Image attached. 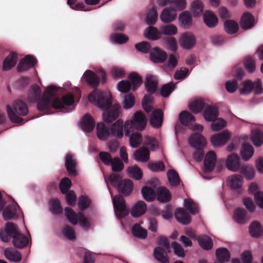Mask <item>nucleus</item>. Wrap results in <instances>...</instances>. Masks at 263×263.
Wrapping results in <instances>:
<instances>
[{
  "instance_id": "obj_1",
  "label": "nucleus",
  "mask_w": 263,
  "mask_h": 263,
  "mask_svg": "<svg viewBox=\"0 0 263 263\" xmlns=\"http://www.w3.org/2000/svg\"><path fill=\"white\" fill-rule=\"evenodd\" d=\"M57 91V88L55 86H49L46 88L41 97L40 87L37 84H34L29 90L28 99L30 102H37V109L40 111H44L47 114L50 113L51 106L56 109H63L65 112L72 111V109L67 110L65 106H70L73 104V94L67 93L60 99L55 97Z\"/></svg>"
},
{
  "instance_id": "obj_2",
  "label": "nucleus",
  "mask_w": 263,
  "mask_h": 263,
  "mask_svg": "<svg viewBox=\"0 0 263 263\" xmlns=\"http://www.w3.org/2000/svg\"><path fill=\"white\" fill-rule=\"evenodd\" d=\"M89 102L104 110L103 118L105 122L109 123L119 117L121 107L118 104L112 105V96L108 91L96 89L88 95Z\"/></svg>"
},
{
  "instance_id": "obj_3",
  "label": "nucleus",
  "mask_w": 263,
  "mask_h": 263,
  "mask_svg": "<svg viewBox=\"0 0 263 263\" xmlns=\"http://www.w3.org/2000/svg\"><path fill=\"white\" fill-rule=\"evenodd\" d=\"M11 238H13L14 246L19 249L26 247L29 241L27 236L19 232L15 223L7 222L4 230H0V239L3 242H7Z\"/></svg>"
},
{
  "instance_id": "obj_4",
  "label": "nucleus",
  "mask_w": 263,
  "mask_h": 263,
  "mask_svg": "<svg viewBox=\"0 0 263 263\" xmlns=\"http://www.w3.org/2000/svg\"><path fill=\"white\" fill-rule=\"evenodd\" d=\"M147 120L145 114L141 110L136 111L131 120L126 121L124 124V132L125 136L135 130L142 131L146 127Z\"/></svg>"
},
{
  "instance_id": "obj_5",
  "label": "nucleus",
  "mask_w": 263,
  "mask_h": 263,
  "mask_svg": "<svg viewBox=\"0 0 263 263\" xmlns=\"http://www.w3.org/2000/svg\"><path fill=\"white\" fill-rule=\"evenodd\" d=\"M7 111L11 122L15 123L23 124L24 119L20 116H25L28 112L27 105L21 100H16L14 102L13 108L9 105L7 106Z\"/></svg>"
},
{
  "instance_id": "obj_6",
  "label": "nucleus",
  "mask_w": 263,
  "mask_h": 263,
  "mask_svg": "<svg viewBox=\"0 0 263 263\" xmlns=\"http://www.w3.org/2000/svg\"><path fill=\"white\" fill-rule=\"evenodd\" d=\"M240 91L241 94L246 92H251L252 91H254L256 94L261 93L263 89L260 79H257L254 82H252L251 80L245 81L243 83V88Z\"/></svg>"
},
{
  "instance_id": "obj_7",
  "label": "nucleus",
  "mask_w": 263,
  "mask_h": 263,
  "mask_svg": "<svg viewBox=\"0 0 263 263\" xmlns=\"http://www.w3.org/2000/svg\"><path fill=\"white\" fill-rule=\"evenodd\" d=\"M113 204L115 211L118 218L125 217L128 212L126 210L125 201L121 195L115 196L113 198Z\"/></svg>"
},
{
  "instance_id": "obj_8",
  "label": "nucleus",
  "mask_w": 263,
  "mask_h": 263,
  "mask_svg": "<svg viewBox=\"0 0 263 263\" xmlns=\"http://www.w3.org/2000/svg\"><path fill=\"white\" fill-rule=\"evenodd\" d=\"M196 43L195 36L192 33L187 32L182 34L179 39L181 46L185 49L192 48Z\"/></svg>"
},
{
  "instance_id": "obj_9",
  "label": "nucleus",
  "mask_w": 263,
  "mask_h": 263,
  "mask_svg": "<svg viewBox=\"0 0 263 263\" xmlns=\"http://www.w3.org/2000/svg\"><path fill=\"white\" fill-rule=\"evenodd\" d=\"M35 64V59L31 55H27L20 61L17 66V70L19 72L26 71L33 67Z\"/></svg>"
},
{
  "instance_id": "obj_10",
  "label": "nucleus",
  "mask_w": 263,
  "mask_h": 263,
  "mask_svg": "<svg viewBox=\"0 0 263 263\" xmlns=\"http://www.w3.org/2000/svg\"><path fill=\"white\" fill-rule=\"evenodd\" d=\"M216 162V155L215 153L213 151H209L205 155L204 160V172H212L215 168Z\"/></svg>"
},
{
  "instance_id": "obj_11",
  "label": "nucleus",
  "mask_w": 263,
  "mask_h": 263,
  "mask_svg": "<svg viewBox=\"0 0 263 263\" xmlns=\"http://www.w3.org/2000/svg\"><path fill=\"white\" fill-rule=\"evenodd\" d=\"M189 142L191 146L196 149H203L206 145L205 138L199 133L192 134L189 139Z\"/></svg>"
},
{
  "instance_id": "obj_12",
  "label": "nucleus",
  "mask_w": 263,
  "mask_h": 263,
  "mask_svg": "<svg viewBox=\"0 0 263 263\" xmlns=\"http://www.w3.org/2000/svg\"><path fill=\"white\" fill-rule=\"evenodd\" d=\"M133 182L130 179L122 180L116 187L118 192L123 196H129L133 190Z\"/></svg>"
},
{
  "instance_id": "obj_13",
  "label": "nucleus",
  "mask_w": 263,
  "mask_h": 263,
  "mask_svg": "<svg viewBox=\"0 0 263 263\" xmlns=\"http://www.w3.org/2000/svg\"><path fill=\"white\" fill-rule=\"evenodd\" d=\"M167 55L165 51L156 47L152 49L150 51L151 60L155 63H162L166 59Z\"/></svg>"
},
{
  "instance_id": "obj_14",
  "label": "nucleus",
  "mask_w": 263,
  "mask_h": 263,
  "mask_svg": "<svg viewBox=\"0 0 263 263\" xmlns=\"http://www.w3.org/2000/svg\"><path fill=\"white\" fill-rule=\"evenodd\" d=\"M231 138L230 134L226 130H223L211 137V141L214 146L225 144Z\"/></svg>"
},
{
  "instance_id": "obj_15",
  "label": "nucleus",
  "mask_w": 263,
  "mask_h": 263,
  "mask_svg": "<svg viewBox=\"0 0 263 263\" xmlns=\"http://www.w3.org/2000/svg\"><path fill=\"white\" fill-rule=\"evenodd\" d=\"M163 114L161 109H155L152 113L149 120L150 124L155 128L160 127L163 122Z\"/></svg>"
},
{
  "instance_id": "obj_16",
  "label": "nucleus",
  "mask_w": 263,
  "mask_h": 263,
  "mask_svg": "<svg viewBox=\"0 0 263 263\" xmlns=\"http://www.w3.org/2000/svg\"><path fill=\"white\" fill-rule=\"evenodd\" d=\"M203 20L205 25L209 28H213L218 23V18L211 11H205L203 14Z\"/></svg>"
},
{
  "instance_id": "obj_17",
  "label": "nucleus",
  "mask_w": 263,
  "mask_h": 263,
  "mask_svg": "<svg viewBox=\"0 0 263 263\" xmlns=\"http://www.w3.org/2000/svg\"><path fill=\"white\" fill-rule=\"evenodd\" d=\"M226 166L228 170L236 172L240 168V158L235 154L230 155L226 160Z\"/></svg>"
},
{
  "instance_id": "obj_18",
  "label": "nucleus",
  "mask_w": 263,
  "mask_h": 263,
  "mask_svg": "<svg viewBox=\"0 0 263 263\" xmlns=\"http://www.w3.org/2000/svg\"><path fill=\"white\" fill-rule=\"evenodd\" d=\"M240 25L244 30L252 28L254 25V18L253 15L248 12H245L241 17Z\"/></svg>"
},
{
  "instance_id": "obj_19",
  "label": "nucleus",
  "mask_w": 263,
  "mask_h": 263,
  "mask_svg": "<svg viewBox=\"0 0 263 263\" xmlns=\"http://www.w3.org/2000/svg\"><path fill=\"white\" fill-rule=\"evenodd\" d=\"M158 79L155 76L148 74L145 79V86L146 91L151 94L154 93L158 88Z\"/></svg>"
},
{
  "instance_id": "obj_20",
  "label": "nucleus",
  "mask_w": 263,
  "mask_h": 263,
  "mask_svg": "<svg viewBox=\"0 0 263 263\" xmlns=\"http://www.w3.org/2000/svg\"><path fill=\"white\" fill-rule=\"evenodd\" d=\"M175 217L179 222L183 224L187 225L191 221V216L183 208L177 209L175 213Z\"/></svg>"
},
{
  "instance_id": "obj_21",
  "label": "nucleus",
  "mask_w": 263,
  "mask_h": 263,
  "mask_svg": "<svg viewBox=\"0 0 263 263\" xmlns=\"http://www.w3.org/2000/svg\"><path fill=\"white\" fill-rule=\"evenodd\" d=\"M77 162L71 154H68L65 157V165L66 170L70 176H76L77 175L76 171Z\"/></svg>"
},
{
  "instance_id": "obj_22",
  "label": "nucleus",
  "mask_w": 263,
  "mask_h": 263,
  "mask_svg": "<svg viewBox=\"0 0 263 263\" xmlns=\"http://www.w3.org/2000/svg\"><path fill=\"white\" fill-rule=\"evenodd\" d=\"M95 121L92 117L89 114L84 116L81 122V128L86 132H90L95 128Z\"/></svg>"
},
{
  "instance_id": "obj_23",
  "label": "nucleus",
  "mask_w": 263,
  "mask_h": 263,
  "mask_svg": "<svg viewBox=\"0 0 263 263\" xmlns=\"http://www.w3.org/2000/svg\"><path fill=\"white\" fill-rule=\"evenodd\" d=\"M227 183L233 189H240L243 183V178L238 174L231 175L228 177Z\"/></svg>"
},
{
  "instance_id": "obj_24",
  "label": "nucleus",
  "mask_w": 263,
  "mask_h": 263,
  "mask_svg": "<svg viewBox=\"0 0 263 263\" xmlns=\"http://www.w3.org/2000/svg\"><path fill=\"white\" fill-rule=\"evenodd\" d=\"M84 77L90 86L96 88L93 91L97 89L96 88L99 84L100 79L95 72L91 70H87L84 74Z\"/></svg>"
},
{
  "instance_id": "obj_25",
  "label": "nucleus",
  "mask_w": 263,
  "mask_h": 263,
  "mask_svg": "<svg viewBox=\"0 0 263 263\" xmlns=\"http://www.w3.org/2000/svg\"><path fill=\"white\" fill-rule=\"evenodd\" d=\"M18 60L17 55L15 52L10 53L4 61L3 69L7 71L14 67Z\"/></svg>"
},
{
  "instance_id": "obj_26",
  "label": "nucleus",
  "mask_w": 263,
  "mask_h": 263,
  "mask_svg": "<svg viewBox=\"0 0 263 263\" xmlns=\"http://www.w3.org/2000/svg\"><path fill=\"white\" fill-rule=\"evenodd\" d=\"M154 257L161 263H168L170 261L167 252L160 247H157L154 249Z\"/></svg>"
},
{
  "instance_id": "obj_27",
  "label": "nucleus",
  "mask_w": 263,
  "mask_h": 263,
  "mask_svg": "<svg viewBox=\"0 0 263 263\" xmlns=\"http://www.w3.org/2000/svg\"><path fill=\"white\" fill-rule=\"evenodd\" d=\"M160 17L163 23H170L175 20L176 13L173 9L166 8L163 10Z\"/></svg>"
},
{
  "instance_id": "obj_28",
  "label": "nucleus",
  "mask_w": 263,
  "mask_h": 263,
  "mask_svg": "<svg viewBox=\"0 0 263 263\" xmlns=\"http://www.w3.org/2000/svg\"><path fill=\"white\" fill-rule=\"evenodd\" d=\"M156 197L161 202H168L171 199V194L168 190L164 186L159 187L156 190Z\"/></svg>"
},
{
  "instance_id": "obj_29",
  "label": "nucleus",
  "mask_w": 263,
  "mask_h": 263,
  "mask_svg": "<svg viewBox=\"0 0 263 263\" xmlns=\"http://www.w3.org/2000/svg\"><path fill=\"white\" fill-rule=\"evenodd\" d=\"M146 209V203L143 201H139L131 209L130 214L134 217H139L145 213Z\"/></svg>"
},
{
  "instance_id": "obj_30",
  "label": "nucleus",
  "mask_w": 263,
  "mask_h": 263,
  "mask_svg": "<svg viewBox=\"0 0 263 263\" xmlns=\"http://www.w3.org/2000/svg\"><path fill=\"white\" fill-rule=\"evenodd\" d=\"M112 135L118 138H121L123 136L124 125L122 120L119 119L115 122L110 128Z\"/></svg>"
},
{
  "instance_id": "obj_31",
  "label": "nucleus",
  "mask_w": 263,
  "mask_h": 263,
  "mask_svg": "<svg viewBox=\"0 0 263 263\" xmlns=\"http://www.w3.org/2000/svg\"><path fill=\"white\" fill-rule=\"evenodd\" d=\"M233 218L234 220L239 224H244L249 220L246 211L240 208L234 211Z\"/></svg>"
},
{
  "instance_id": "obj_32",
  "label": "nucleus",
  "mask_w": 263,
  "mask_h": 263,
  "mask_svg": "<svg viewBox=\"0 0 263 263\" xmlns=\"http://www.w3.org/2000/svg\"><path fill=\"white\" fill-rule=\"evenodd\" d=\"M179 119L182 125L186 126H190L195 121V117L186 110L183 111L180 113Z\"/></svg>"
},
{
  "instance_id": "obj_33",
  "label": "nucleus",
  "mask_w": 263,
  "mask_h": 263,
  "mask_svg": "<svg viewBox=\"0 0 263 263\" xmlns=\"http://www.w3.org/2000/svg\"><path fill=\"white\" fill-rule=\"evenodd\" d=\"M218 116V111L216 107L207 105L203 112V117L205 120L212 121Z\"/></svg>"
},
{
  "instance_id": "obj_34",
  "label": "nucleus",
  "mask_w": 263,
  "mask_h": 263,
  "mask_svg": "<svg viewBox=\"0 0 263 263\" xmlns=\"http://www.w3.org/2000/svg\"><path fill=\"white\" fill-rule=\"evenodd\" d=\"M249 232L252 237L257 238L262 234L263 228L259 222L254 221L249 227Z\"/></svg>"
},
{
  "instance_id": "obj_35",
  "label": "nucleus",
  "mask_w": 263,
  "mask_h": 263,
  "mask_svg": "<svg viewBox=\"0 0 263 263\" xmlns=\"http://www.w3.org/2000/svg\"><path fill=\"white\" fill-rule=\"evenodd\" d=\"M134 157L137 161L147 162L149 159V150L147 148L142 147L135 152Z\"/></svg>"
},
{
  "instance_id": "obj_36",
  "label": "nucleus",
  "mask_w": 263,
  "mask_h": 263,
  "mask_svg": "<svg viewBox=\"0 0 263 263\" xmlns=\"http://www.w3.org/2000/svg\"><path fill=\"white\" fill-rule=\"evenodd\" d=\"M129 138L130 145L134 148L139 147L142 143V137L140 133L138 132H133L129 134V136H126Z\"/></svg>"
},
{
  "instance_id": "obj_37",
  "label": "nucleus",
  "mask_w": 263,
  "mask_h": 263,
  "mask_svg": "<svg viewBox=\"0 0 263 263\" xmlns=\"http://www.w3.org/2000/svg\"><path fill=\"white\" fill-rule=\"evenodd\" d=\"M198 242L200 247L204 250H210L213 247V240L207 235L199 236L198 238Z\"/></svg>"
},
{
  "instance_id": "obj_38",
  "label": "nucleus",
  "mask_w": 263,
  "mask_h": 263,
  "mask_svg": "<svg viewBox=\"0 0 263 263\" xmlns=\"http://www.w3.org/2000/svg\"><path fill=\"white\" fill-rule=\"evenodd\" d=\"M239 29L238 23L234 20H228L224 23V29L229 34L236 33Z\"/></svg>"
},
{
  "instance_id": "obj_39",
  "label": "nucleus",
  "mask_w": 263,
  "mask_h": 263,
  "mask_svg": "<svg viewBox=\"0 0 263 263\" xmlns=\"http://www.w3.org/2000/svg\"><path fill=\"white\" fill-rule=\"evenodd\" d=\"M216 255L218 260L221 263L228 261L230 259V253L226 248L217 249Z\"/></svg>"
},
{
  "instance_id": "obj_40",
  "label": "nucleus",
  "mask_w": 263,
  "mask_h": 263,
  "mask_svg": "<svg viewBox=\"0 0 263 263\" xmlns=\"http://www.w3.org/2000/svg\"><path fill=\"white\" fill-rule=\"evenodd\" d=\"M97 136L101 140H106L109 135L108 128L103 123L97 124Z\"/></svg>"
},
{
  "instance_id": "obj_41",
  "label": "nucleus",
  "mask_w": 263,
  "mask_h": 263,
  "mask_svg": "<svg viewBox=\"0 0 263 263\" xmlns=\"http://www.w3.org/2000/svg\"><path fill=\"white\" fill-rule=\"evenodd\" d=\"M4 254L7 259L14 262H19L22 259L21 254L10 249H6L4 251Z\"/></svg>"
},
{
  "instance_id": "obj_42",
  "label": "nucleus",
  "mask_w": 263,
  "mask_h": 263,
  "mask_svg": "<svg viewBox=\"0 0 263 263\" xmlns=\"http://www.w3.org/2000/svg\"><path fill=\"white\" fill-rule=\"evenodd\" d=\"M142 196L147 201H152L156 197V192L152 187L145 186L141 190Z\"/></svg>"
},
{
  "instance_id": "obj_43",
  "label": "nucleus",
  "mask_w": 263,
  "mask_h": 263,
  "mask_svg": "<svg viewBox=\"0 0 263 263\" xmlns=\"http://www.w3.org/2000/svg\"><path fill=\"white\" fill-rule=\"evenodd\" d=\"M17 206L18 205L16 203V204L9 205L4 210L3 215L5 220H10L15 216Z\"/></svg>"
},
{
  "instance_id": "obj_44",
  "label": "nucleus",
  "mask_w": 263,
  "mask_h": 263,
  "mask_svg": "<svg viewBox=\"0 0 263 263\" xmlns=\"http://www.w3.org/2000/svg\"><path fill=\"white\" fill-rule=\"evenodd\" d=\"M254 149L253 146L249 144H243L241 150V155L243 160L248 161L253 156Z\"/></svg>"
},
{
  "instance_id": "obj_45",
  "label": "nucleus",
  "mask_w": 263,
  "mask_h": 263,
  "mask_svg": "<svg viewBox=\"0 0 263 263\" xmlns=\"http://www.w3.org/2000/svg\"><path fill=\"white\" fill-rule=\"evenodd\" d=\"M203 10V4L200 0H196L191 4V11L194 16L200 15Z\"/></svg>"
},
{
  "instance_id": "obj_46",
  "label": "nucleus",
  "mask_w": 263,
  "mask_h": 263,
  "mask_svg": "<svg viewBox=\"0 0 263 263\" xmlns=\"http://www.w3.org/2000/svg\"><path fill=\"white\" fill-rule=\"evenodd\" d=\"M132 231L136 237L145 239L147 237V231L143 229L138 223H136L133 226Z\"/></svg>"
},
{
  "instance_id": "obj_47",
  "label": "nucleus",
  "mask_w": 263,
  "mask_h": 263,
  "mask_svg": "<svg viewBox=\"0 0 263 263\" xmlns=\"http://www.w3.org/2000/svg\"><path fill=\"white\" fill-rule=\"evenodd\" d=\"M168 179L172 186H177L180 182V179L178 174L174 170L168 171L167 173Z\"/></svg>"
},
{
  "instance_id": "obj_48",
  "label": "nucleus",
  "mask_w": 263,
  "mask_h": 263,
  "mask_svg": "<svg viewBox=\"0 0 263 263\" xmlns=\"http://www.w3.org/2000/svg\"><path fill=\"white\" fill-rule=\"evenodd\" d=\"M65 215L69 222L76 225L78 222L79 213L77 214L72 209L69 208H65Z\"/></svg>"
},
{
  "instance_id": "obj_49",
  "label": "nucleus",
  "mask_w": 263,
  "mask_h": 263,
  "mask_svg": "<svg viewBox=\"0 0 263 263\" xmlns=\"http://www.w3.org/2000/svg\"><path fill=\"white\" fill-rule=\"evenodd\" d=\"M205 104L202 100H195L189 105L190 109L194 113L197 114L205 108Z\"/></svg>"
},
{
  "instance_id": "obj_50",
  "label": "nucleus",
  "mask_w": 263,
  "mask_h": 263,
  "mask_svg": "<svg viewBox=\"0 0 263 263\" xmlns=\"http://www.w3.org/2000/svg\"><path fill=\"white\" fill-rule=\"evenodd\" d=\"M160 29L162 35H174L178 32L177 27L172 24L161 26Z\"/></svg>"
},
{
  "instance_id": "obj_51",
  "label": "nucleus",
  "mask_w": 263,
  "mask_h": 263,
  "mask_svg": "<svg viewBox=\"0 0 263 263\" xmlns=\"http://www.w3.org/2000/svg\"><path fill=\"white\" fill-rule=\"evenodd\" d=\"M129 79L131 81V86L132 85L133 86L132 89L133 91L136 90L142 84V78L136 73H131L129 75Z\"/></svg>"
},
{
  "instance_id": "obj_52",
  "label": "nucleus",
  "mask_w": 263,
  "mask_h": 263,
  "mask_svg": "<svg viewBox=\"0 0 263 263\" xmlns=\"http://www.w3.org/2000/svg\"><path fill=\"white\" fill-rule=\"evenodd\" d=\"M162 34L161 30H159L157 28L149 26L146 37L149 40H157L161 38Z\"/></svg>"
},
{
  "instance_id": "obj_53",
  "label": "nucleus",
  "mask_w": 263,
  "mask_h": 263,
  "mask_svg": "<svg viewBox=\"0 0 263 263\" xmlns=\"http://www.w3.org/2000/svg\"><path fill=\"white\" fill-rule=\"evenodd\" d=\"M251 140L255 146L259 147L263 142V134L258 130H253Z\"/></svg>"
},
{
  "instance_id": "obj_54",
  "label": "nucleus",
  "mask_w": 263,
  "mask_h": 263,
  "mask_svg": "<svg viewBox=\"0 0 263 263\" xmlns=\"http://www.w3.org/2000/svg\"><path fill=\"white\" fill-rule=\"evenodd\" d=\"M175 88V84L173 82H170L162 86L160 89L161 95L166 98L173 91Z\"/></svg>"
},
{
  "instance_id": "obj_55",
  "label": "nucleus",
  "mask_w": 263,
  "mask_h": 263,
  "mask_svg": "<svg viewBox=\"0 0 263 263\" xmlns=\"http://www.w3.org/2000/svg\"><path fill=\"white\" fill-rule=\"evenodd\" d=\"M127 173L129 176L136 180H140L142 177V172L137 165L129 167L127 168Z\"/></svg>"
},
{
  "instance_id": "obj_56",
  "label": "nucleus",
  "mask_w": 263,
  "mask_h": 263,
  "mask_svg": "<svg viewBox=\"0 0 263 263\" xmlns=\"http://www.w3.org/2000/svg\"><path fill=\"white\" fill-rule=\"evenodd\" d=\"M184 206L186 210L193 215L196 214L198 213V205L195 203L192 199L184 200Z\"/></svg>"
},
{
  "instance_id": "obj_57",
  "label": "nucleus",
  "mask_w": 263,
  "mask_h": 263,
  "mask_svg": "<svg viewBox=\"0 0 263 263\" xmlns=\"http://www.w3.org/2000/svg\"><path fill=\"white\" fill-rule=\"evenodd\" d=\"M243 65L248 72L253 73L255 71V62L252 57H246L244 60Z\"/></svg>"
},
{
  "instance_id": "obj_58",
  "label": "nucleus",
  "mask_w": 263,
  "mask_h": 263,
  "mask_svg": "<svg viewBox=\"0 0 263 263\" xmlns=\"http://www.w3.org/2000/svg\"><path fill=\"white\" fill-rule=\"evenodd\" d=\"M181 25L186 26L191 25L192 23V17L188 11L182 12L179 16Z\"/></svg>"
},
{
  "instance_id": "obj_59",
  "label": "nucleus",
  "mask_w": 263,
  "mask_h": 263,
  "mask_svg": "<svg viewBox=\"0 0 263 263\" xmlns=\"http://www.w3.org/2000/svg\"><path fill=\"white\" fill-rule=\"evenodd\" d=\"M158 18V13L155 8H153L149 10L146 15V23L149 25H154Z\"/></svg>"
},
{
  "instance_id": "obj_60",
  "label": "nucleus",
  "mask_w": 263,
  "mask_h": 263,
  "mask_svg": "<svg viewBox=\"0 0 263 263\" xmlns=\"http://www.w3.org/2000/svg\"><path fill=\"white\" fill-rule=\"evenodd\" d=\"M153 97L151 95H145L142 100V107L147 113L151 112L153 107L152 105Z\"/></svg>"
},
{
  "instance_id": "obj_61",
  "label": "nucleus",
  "mask_w": 263,
  "mask_h": 263,
  "mask_svg": "<svg viewBox=\"0 0 263 263\" xmlns=\"http://www.w3.org/2000/svg\"><path fill=\"white\" fill-rule=\"evenodd\" d=\"M135 48L138 51L147 53L151 51V45L150 43L146 41H143L135 44Z\"/></svg>"
},
{
  "instance_id": "obj_62",
  "label": "nucleus",
  "mask_w": 263,
  "mask_h": 263,
  "mask_svg": "<svg viewBox=\"0 0 263 263\" xmlns=\"http://www.w3.org/2000/svg\"><path fill=\"white\" fill-rule=\"evenodd\" d=\"M211 128L214 131H218L226 126V122L221 118H216L212 121Z\"/></svg>"
},
{
  "instance_id": "obj_63",
  "label": "nucleus",
  "mask_w": 263,
  "mask_h": 263,
  "mask_svg": "<svg viewBox=\"0 0 263 263\" xmlns=\"http://www.w3.org/2000/svg\"><path fill=\"white\" fill-rule=\"evenodd\" d=\"M71 185V180L68 178L65 177L60 181L59 188L62 193L65 194L70 189Z\"/></svg>"
},
{
  "instance_id": "obj_64",
  "label": "nucleus",
  "mask_w": 263,
  "mask_h": 263,
  "mask_svg": "<svg viewBox=\"0 0 263 263\" xmlns=\"http://www.w3.org/2000/svg\"><path fill=\"white\" fill-rule=\"evenodd\" d=\"M63 235L69 240H74L76 239V235L74 230L69 225H65L62 229Z\"/></svg>"
}]
</instances>
